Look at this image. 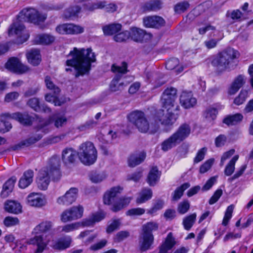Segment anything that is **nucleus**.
<instances>
[{
	"label": "nucleus",
	"instance_id": "3",
	"mask_svg": "<svg viewBox=\"0 0 253 253\" xmlns=\"http://www.w3.org/2000/svg\"><path fill=\"white\" fill-rule=\"evenodd\" d=\"M59 167L60 160L58 157L53 156L49 160L47 166L41 170L37 178V183L39 189H47L50 182V176L58 175Z\"/></svg>",
	"mask_w": 253,
	"mask_h": 253
},
{
	"label": "nucleus",
	"instance_id": "1",
	"mask_svg": "<svg viewBox=\"0 0 253 253\" xmlns=\"http://www.w3.org/2000/svg\"><path fill=\"white\" fill-rule=\"evenodd\" d=\"M69 55L72 58L67 60L66 65L75 68L77 71L76 77L88 73L91 63L96 60L95 54L90 48L85 49L75 47L70 52Z\"/></svg>",
	"mask_w": 253,
	"mask_h": 253
},
{
	"label": "nucleus",
	"instance_id": "64",
	"mask_svg": "<svg viewBox=\"0 0 253 253\" xmlns=\"http://www.w3.org/2000/svg\"><path fill=\"white\" fill-rule=\"evenodd\" d=\"M81 8L78 6L70 7L65 14V16L67 18L76 16L80 12Z\"/></svg>",
	"mask_w": 253,
	"mask_h": 253
},
{
	"label": "nucleus",
	"instance_id": "57",
	"mask_svg": "<svg viewBox=\"0 0 253 253\" xmlns=\"http://www.w3.org/2000/svg\"><path fill=\"white\" fill-rule=\"evenodd\" d=\"M248 96V92L245 90H242L239 95L235 98L234 103L237 105L242 104Z\"/></svg>",
	"mask_w": 253,
	"mask_h": 253
},
{
	"label": "nucleus",
	"instance_id": "52",
	"mask_svg": "<svg viewBox=\"0 0 253 253\" xmlns=\"http://www.w3.org/2000/svg\"><path fill=\"white\" fill-rule=\"evenodd\" d=\"M105 7L104 1H99L94 3H88L84 5V10L88 11H93L98 9H102Z\"/></svg>",
	"mask_w": 253,
	"mask_h": 253
},
{
	"label": "nucleus",
	"instance_id": "34",
	"mask_svg": "<svg viewBox=\"0 0 253 253\" xmlns=\"http://www.w3.org/2000/svg\"><path fill=\"white\" fill-rule=\"evenodd\" d=\"M152 197V191L149 188L142 189L139 193L136 199V203L137 204H141L145 203L151 199Z\"/></svg>",
	"mask_w": 253,
	"mask_h": 253
},
{
	"label": "nucleus",
	"instance_id": "31",
	"mask_svg": "<svg viewBox=\"0 0 253 253\" xmlns=\"http://www.w3.org/2000/svg\"><path fill=\"white\" fill-rule=\"evenodd\" d=\"M146 36H147V34L142 29L135 27L130 29V38L134 41L142 42Z\"/></svg>",
	"mask_w": 253,
	"mask_h": 253
},
{
	"label": "nucleus",
	"instance_id": "4",
	"mask_svg": "<svg viewBox=\"0 0 253 253\" xmlns=\"http://www.w3.org/2000/svg\"><path fill=\"white\" fill-rule=\"evenodd\" d=\"M238 52L231 48L217 54L212 60L211 65L217 72L220 73L230 68L233 60L237 57Z\"/></svg>",
	"mask_w": 253,
	"mask_h": 253
},
{
	"label": "nucleus",
	"instance_id": "33",
	"mask_svg": "<svg viewBox=\"0 0 253 253\" xmlns=\"http://www.w3.org/2000/svg\"><path fill=\"white\" fill-rule=\"evenodd\" d=\"M166 67L168 70H174L177 74L181 73L184 69V67L179 65V60L175 58L169 60L166 62Z\"/></svg>",
	"mask_w": 253,
	"mask_h": 253
},
{
	"label": "nucleus",
	"instance_id": "56",
	"mask_svg": "<svg viewBox=\"0 0 253 253\" xmlns=\"http://www.w3.org/2000/svg\"><path fill=\"white\" fill-rule=\"evenodd\" d=\"M16 180L17 178L15 176H12L8 179L3 186V192H6L7 193L11 192Z\"/></svg>",
	"mask_w": 253,
	"mask_h": 253
},
{
	"label": "nucleus",
	"instance_id": "46",
	"mask_svg": "<svg viewBox=\"0 0 253 253\" xmlns=\"http://www.w3.org/2000/svg\"><path fill=\"white\" fill-rule=\"evenodd\" d=\"M196 216V213H194L183 218L182 223L185 230H189L191 228L195 222Z\"/></svg>",
	"mask_w": 253,
	"mask_h": 253
},
{
	"label": "nucleus",
	"instance_id": "6",
	"mask_svg": "<svg viewBox=\"0 0 253 253\" xmlns=\"http://www.w3.org/2000/svg\"><path fill=\"white\" fill-rule=\"evenodd\" d=\"M78 156L83 164L90 166L96 162L97 158V151L92 142L86 141L79 146Z\"/></svg>",
	"mask_w": 253,
	"mask_h": 253
},
{
	"label": "nucleus",
	"instance_id": "40",
	"mask_svg": "<svg viewBox=\"0 0 253 253\" xmlns=\"http://www.w3.org/2000/svg\"><path fill=\"white\" fill-rule=\"evenodd\" d=\"M96 234H91V231L86 230L82 232L78 236V238L82 239L83 242L85 245H88L92 243L94 239L97 237Z\"/></svg>",
	"mask_w": 253,
	"mask_h": 253
},
{
	"label": "nucleus",
	"instance_id": "23",
	"mask_svg": "<svg viewBox=\"0 0 253 253\" xmlns=\"http://www.w3.org/2000/svg\"><path fill=\"white\" fill-rule=\"evenodd\" d=\"M72 242L70 236H66L53 241L50 246L54 250L63 251L69 248Z\"/></svg>",
	"mask_w": 253,
	"mask_h": 253
},
{
	"label": "nucleus",
	"instance_id": "44",
	"mask_svg": "<svg viewBox=\"0 0 253 253\" xmlns=\"http://www.w3.org/2000/svg\"><path fill=\"white\" fill-rule=\"evenodd\" d=\"M159 224L154 221H150L144 224L142 227V233L147 234H153L152 232L158 230Z\"/></svg>",
	"mask_w": 253,
	"mask_h": 253
},
{
	"label": "nucleus",
	"instance_id": "10",
	"mask_svg": "<svg viewBox=\"0 0 253 253\" xmlns=\"http://www.w3.org/2000/svg\"><path fill=\"white\" fill-rule=\"evenodd\" d=\"M52 240V236L51 235H36L30 238L27 244L36 246L35 253H42L47 249V245Z\"/></svg>",
	"mask_w": 253,
	"mask_h": 253
},
{
	"label": "nucleus",
	"instance_id": "54",
	"mask_svg": "<svg viewBox=\"0 0 253 253\" xmlns=\"http://www.w3.org/2000/svg\"><path fill=\"white\" fill-rule=\"evenodd\" d=\"M59 94H51V93H47L45 95V99L46 101L54 104L55 106H60L64 103L58 99L57 96Z\"/></svg>",
	"mask_w": 253,
	"mask_h": 253
},
{
	"label": "nucleus",
	"instance_id": "59",
	"mask_svg": "<svg viewBox=\"0 0 253 253\" xmlns=\"http://www.w3.org/2000/svg\"><path fill=\"white\" fill-rule=\"evenodd\" d=\"M145 212V210L141 208H132L126 212V215L130 216H140Z\"/></svg>",
	"mask_w": 253,
	"mask_h": 253
},
{
	"label": "nucleus",
	"instance_id": "49",
	"mask_svg": "<svg viewBox=\"0 0 253 253\" xmlns=\"http://www.w3.org/2000/svg\"><path fill=\"white\" fill-rule=\"evenodd\" d=\"M42 137V136L40 134H37L36 136H33L26 140L20 142L17 144V147L19 148L28 147L39 141Z\"/></svg>",
	"mask_w": 253,
	"mask_h": 253
},
{
	"label": "nucleus",
	"instance_id": "19",
	"mask_svg": "<svg viewBox=\"0 0 253 253\" xmlns=\"http://www.w3.org/2000/svg\"><path fill=\"white\" fill-rule=\"evenodd\" d=\"M39 121L41 123L40 125L41 127L50 124L52 121L54 122V126L56 127H59L66 123L67 119L64 115L54 114L47 121H45L40 119Z\"/></svg>",
	"mask_w": 253,
	"mask_h": 253
},
{
	"label": "nucleus",
	"instance_id": "37",
	"mask_svg": "<svg viewBox=\"0 0 253 253\" xmlns=\"http://www.w3.org/2000/svg\"><path fill=\"white\" fill-rule=\"evenodd\" d=\"M5 209L9 212L18 214L21 212L22 207L19 203L16 202L10 201L5 203Z\"/></svg>",
	"mask_w": 253,
	"mask_h": 253
},
{
	"label": "nucleus",
	"instance_id": "50",
	"mask_svg": "<svg viewBox=\"0 0 253 253\" xmlns=\"http://www.w3.org/2000/svg\"><path fill=\"white\" fill-rule=\"evenodd\" d=\"M164 206V202L163 200H156L154 201L152 207L148 211L147 213L154 215L158 211L162 209Z\"/></svg>",
	"mask_w": 253,
	"mask_h": 253
},
{
	"label": "nucleus",
	"instance_id": "7",
	"mask_svg": "<svg viewBox=\"0 0 253 253\" xmlns=\"http://www.w3.org/2000/svg\"><path fill=\"white\" fill-rule=\"evenodd\" d=\"M176 110L162 106V108L157 111L153 118L155 125L159 124L166 126L172 125L178 118V115L173 112Z\"/></svg>",
	"mask_w": 253,
	"mask_h": 253
},
{
	"label": "nucleus",
	"instance_id": "53",
	"mask_svg": "<svg viewBox=\"0 0 253 253\" xmlns=\"http://www.w3.org/2000/svg\"><path fill=\"white\" fill-rule=\"evenodd\" d=\"M44 82L46 87L48 89L52 90L53 93H55V94L59 93L60 89L58 86L55 85L50 77L48 76H46L44 79Z\"/></svg>",
	"mask_w": 253,
	"mask_h": 253
},
{
	"label": "nucleus",
	"instance_id": "27",
	"mask_svg": "<svg viewBox=\"0 0 253 253\" xmlns=\"http://www.w3.org/2000/svg\"><path fill=\"white\" fill-rule=\"evenodd\" d=\"M212 36L217 38H210L204 42L205 46L208 49L215 47L218 42L224 38L223 34L219 31H215Z\"/></svg>",
	"mask_w": 253,
	"mask_h": 253
},
{
	"label": "nucleus",
	"instance_id": "15",
	"mask_svg": "<svg viewBox=\"0 0 253 253\" xmlns=\"http://www.w3.org/2000/svg\"><path fill=\"white\" fill-rule=\"evenodd\" d=\"M5 67L9 71L17 74H24L30 70L28 66L22 64L19 60L15 57L10 58L5 63Z\"/></svg>",
	"mask_w": 253,
	"mask_h": 253
},
{
	"label": "nucleus",
	"instance_id": "14",
	"mask_svg": "<svg viewBox=\"0 0 253 253\" xmlns=\"http://www.w3.org/2000/svg\"><path fill=\"white\" fill-rule=\"evenodd\" d=\"M56 31L62 35H77L83 33L84 28L78 25L67 23L57 26Z\"/></svg>",
	"mask_w": 253,
	"mask_h": 253
},
{
	"label": "nucleus",
	"instance_id": "63",
	"mask_svg": "<svg viewBox=\"0 0 253 253\" xmlns=\"http://www.w3.org/2000/svg\"><path fill=\"white\" fill-rule=\"evenodd\" d=\"M207 151V148L206 147H203L199 150L194 159V163L197 164L202 161L204 159Z\"/></svg>",
	"mask_w": 253,
	"mask_h": 253
},
{
	"label": "nucleus",
	"instance_id": "21",
	"mask_svg": "<svg viewBox=\"0 0 253 253\" xmlns=\"http://www.w3.org/2000/svg\"><path fill=\"white\" fill-rule=\"evenodd\" d=\"M143 23L146 27L159 28L165 25V21L158 16H147L143 18Z\"/></svg>",
	"mask_w": 253,
	"mask_h": 253
},
{
	"label": "nucleus",
	"instance_id": "43",
	"mask_svg": "<svg viewBox=\"0 0 253 253\" xmlns=\"http://www.w3.org/2000/svg\"><path fill=\"white\" fill-rule=\"evenodd\" d=\"M243 118L242 114L237 113L226 117L223 120V123L228 126L234 125L241 122Z\"/></svg>",
	"mask_w": 253,
	"mask_h": 253
},
{
	"label": "nucleus",
	"instance_id": "2",
	"mask_svg": "<svg viewBox=\"0 0 253 253\" xmlns=\"http://www.w3.org/2000/svg\"><path fill=\"white\" fill-rule=\"evenodd\" d=\"M122 190V187L117 186L107 190L104 194V204L112 206L111 209L114 212L121 210L127 206L131 200L130 197H119Z\"/></svg>",
	"mask_w": 253,
	"mask_h": 253
},
{
	"label": "nucleus",
	"instance_id": "16",
	"mask_svg": "<svg viewBox=\"0 0 253 253\" xmlns=\"http://www.w3.org/2000/svg\"><path fill=\"white\" fill-rule=\"evenodd\" d=\"M78 189L76 188H71L64 195L59 197L57 199V203L59 205L68 206L74 203L77 197Z\"/></svg>",
	"mask_w": 253,
	"mask_h": 253
},
{
	"label": "nucleus",
	"instance_id": "9",
	"mask_svg": "<svg viewBox=\"0 0 253 253\" xmlns=\"http://www.w3.org/2000/svg\"><path fill=\"white\" fill-rule=\"evenodd\" d=\"M130 122L134 124L141 132H146L150 127L144 113L140 111H134L127 116Z\"/></svg>",
	"mask_w": 253,
	"mask_h": 253
},
{
	"label": "nucleus",
	"instance_id": "12",
	"mask_svg": "<svg viewBox=\"0 0 253 253\" xmlns=\"http://www.w3.org/2000/svg\"><path fill=\"white\" fill-rule=\"evenodd\" d=\"M177 90L173 87H168L166 89L161 97L163 106L178 109L175 101L177 98Z\"/></svg>",
	"mask_w": 253,
	"mask_h": 253
},
{
	"label": "nucleus",
	"instance_id": "47",
	"mask_svg": "<svg viewBox=\"0 0 253 253\" xmlns=\"http://www.w3.org/2000/svg\"><path fill=\"white\" fill-rule=\"evenodd\" d=\"M119 80L120 77L117 76L112 81L110 85V88L112 91L116 92L124 89L125 84L124 83L120 82Z\"/></svg>",
	"mask_w": 253,
	"mask_h": 253
},
{
	"label": "nucleus",
	"instance_id": "28",
	"mask_svg": "<svg viewBox=\"0 0 253 253\" xmlns=\"http://www.w3.org/2000/svg\"><path fill=\"white\" fill-rule=\"evenodd\" d=\"M246 80L244 76L239 75L236 77L228 89V93L230 95L235 94L244 84Z\"/></svg>",
	"mask_w": 253,
	"mask_h": 253
},
{
	"label": "nucleus",
	"instance_id": "13",
	"mask_svg": "<svg viewBox=\"0 0 253 253\" xmlns=\"http://www.w3.org/2000/svg\"><path fill=\"white\" fill-rule=\"evenodd\" d=\"M9 35H16L17 36V42L22 43L26 42L29 37L27 31L23 25L15 23L13 24L8 30Z\"/></svg>",
	"mask_w": 253,
	"mask_h": 253
},
{
	"label": "nucleus",
	"instance_id": "17",
	"mask_svg": "<svg viewBox=\"0 0 253 253\" xmlns=\"http://www.w3.org/2000/svg\"><path fill=\"white\" fill-rule=\"evenodd\" d=\"M28 204L32 207L40 208L46 204V200L43 195L39 193H32L27 198Z\"/></svg>",
	"mask_w": 253,
	"mask_h": 253
},
{
	"label": "nucleus",
	"instance_id": "29",
	"mask_svg": "<svg viewBox=\"0 0 253 253\" xmlns=\"http://www.w3.org/2000/svg\"><path fill=\"white\" fill-rule=\"evenodd\" d=\"M28 62L34 66L39 65L41 61L40 51L38 49H32L26 54Z\"/></svg>",
	"mask_w": 253,
	"mask_h": 253
},
{
	"label": "nucleus",
	"instance_id": "39",
	"mask_svg": "<svg viewBox=\"0 0 253 253\" xmlns=\"http://www.w3.org/2000/svg\"><path fill=\"white\" fill-rule=\"evenodd\" d=\"M55 38L48 34L38 35L35 39V42L38 44H49L54 42Z\"/></svg>",
	"mask_w": 253,
	"mask_h": 253
},
{
	"label": "nucleus",
	"instance_id": "20",
	"mask_svg": "<svg viewBox=\"0 0 253 253\" xmlns=\"http://www.w3.org/2000/svg\"><path fill=\"white\" fill-rule=\"evenodd\" d=\"M154 242V237L153 234L142 233L139 239V248L141 252H145L151 249Z\"/></svg>",
	"mask_w": 253,
	"mask_h": 253
},
{
	"label": "nucleus",
	"instance_id": "51",
	"mask_svg": "<svg viewBox=\"0 0 253 253\" xmlns=\"http://www.w3.org/2000/svg\"><path fill=\"white\" fill-rule=\"evenodd\" d=\"M190 187L188 183H185L178 187L173 192L172 195V200L177 201L183 195V192Z\"/></svg>",
	"mask_w": 253,
	"mask_h": 253
},
{
	"label": "nucleus",
	"instance_id": "55",
	"mask_svg": "<svg viewBox=\"0 0 253 253\" xmlns=\"http://www.w3.org/2000/svg\"><path fill=\"white\" fill-rule=\"evenodd\" d=\"M234 209L233 205H231L227 208L222 222L223 225L226 226L228 224L229 220L232 218Z\"/></svg>",
	"mask_w": 253,
	"mask_h": 253
},
{
	"label": "nucleus",
	"instance_id": "11",
	"mask_svg": "<svg viewBox=\"0 0 253 253\" xmlns=\"http://www.w3.org/2000/svg\"><path fill=\"white\" fill-rule=\"evenodd\" d=\"M84 211V209L82 205L73 206L62 212L61 220L63 222L77 220L83 217Z\"/></svg>",
	"mask_w": 253,
	"mask_h": 253
},
{
	"label": "nucleus",
	"instance_id": "30",
	"mask_svg": "<svg viewBox=\"0 0 253 253\" xmlns=\"http://www.w3.org/2000/svg\"><path fill=\"white\" fill-rule=\"evenodd\" d=\"M105 214L103 212H97L93 214L90 217L84 219L82 222V224L84 226H92L95 222H99L104 219Z\"/></svg>",
	"mask_w": 253,
	"mask_h": 253
},
{
	"label": "nucleus",
	"instance_id": "18",
	"mask_svg": "<svg viewBox=\"0 0 253 253\" xmlns=\"http://www.w3.org/2000/svg\"><path fill=\"white\" fill-rule=\"evenodd\" d=\"M180 103L185 109L193 107L197 103L196 99L193 96L190 91H183L180 96Z\"/></svg>",
	"mask_w": 253,
	"mask_h": 253
},
{
	"label": "nucleus",
	"instance_id": "35",
	"mask_svg": "<svg viewBox=\"0 0 253 253\" xmlns=\"http://www.w3.org/2000/svg\"><path fill=\"white\" fill-rule=\"evenodd\" d=\"M162 2L160 0H151L145 3L142 6L144 11H156L162 7Z\"/></svg>",
	"mask_w": 253,
	"mask_h": 253
},
{
	"label": "nucleus",
	"instance_id": "26",
	"mask_svg": "<svg viewBox=\"0 0 253 253\" xmlns=\"http://www.w3.org/2000/svg\"><path fill=\"white\" fill-rule=\"evenodd\" d=\"M78 152L72 148H66L62 151V159L65 164L74 163L76 160Z\"/></svg>",
	"mask_w": 253,
	"mask_h": 253
},
{
	"label": "nucleus",
	"instance_id": "22",
	"mask_svg": "<svg viewBox=\"0 0 253 253\" xmlns=\"http://www.w3.org/2000/svg\"><path fill=\"white\" fill-rule=\"evenodd\" d=\"M1 117H4L16 120L21 124L25 125H29L32 123L31 117L27 114H22L18 112L12 114L5 113L2 114Z\"/></svg>",
	"mask_w": 253,
	"mask_h": 253
},
{
	"label": "nucleus",
	"instance_id": "42",
	"mask_svg": "<svg viewBox=\"0 0 253 253\" xmlns=\"http://www.w3.org/2000/svg\"><path fill=\"white\" fill-rule=\"evenodd\" d=\"M239 159L238 155H235L226 166L224 169V174L226 176H230L235 169V164Z\"/></svg>",
	"mask_w": 253,
	"mask_h": 253
},
{
	"label": "nucleus",
	"instance_id": "45",
	"mask_svg": "<svg viewBox=\"0 0 253 253\" xmlns=\"http://www.w3.org/2000/svg\"><path fill=\"white\" fill-rule=\"evenodd\" d=\"M89 177L92 182L97 183L105 180L107 177V174L104 171L100 172H92L90 174Z\"/></svg>",
	"mask_w": 253,
	"mask_h": 253
},
{
	"label": "nucleus",
	"instance_id": "8",
	"mask_svg": "<svg viewBox=\"0 0 253 253\" xmlns=\"http://www.w3.org/2000/svg\"><path fill=\"white\" fill-rule=\"evenodd\" d=\"M46 18L45 14L40 13L33 8H26L22 9L18 15L20 21H29L35 24L43 22Z\"/></svg>",
	"mask_w": 253,
	"mask_h": 253
},
{
	"label": "nucleus",
	"instance_id": "60",
	"mask_svg": "<svg viewBox=\"0 0 253 253\" xmlns=\"http://www.w3.org/2000/svg\"><path fill=\"white\" fill-rule=\"evenodd\" d=\"M130 38V32L126 31L116 35L114 37V40L117 42H123L126 41Z\"/></svg>",
	"mask_w": 253,
	"mask_h": 253
},
{
	"label": "nucleus",
	"instance_id": "24",
	"mask_svg": "<svg viewBox=\"0 0 253 253\" xmlns=\"http://www.w3.org/2000/svg\"><path fill=\"white\" fill-rule=\"evenodd\" d=\"M175 244L174 238L172 234L170 232L168 234L165 241L159 247L158 253H168V251L170 250Z\"/></svg>",
	"mask_w": 253,
	"mask_h": 253
},
{
	"label": "nucleus",
	"instance_id": "58",
	"mask_svg": "<svg viewBox=\"0 0 253 253\" xmlns=\"http://www.w3.org/2000/svg\"><path fill=\"white\" fill-rule=\"evenodd\" d=\"M214 162L213 158H211L207 160L200 168L199 172L201 173H204L207 172L211 167Z\"/></svg>",
	"mask_w": 253,
	"mask_h": 253
},
{
	"label": "nucleus",
	"instance_id": "61",
	"mask_svg": "<svg viewBox=\"0 0 253 253\" xmlns=\"http://www.w3.org/2000/svg\"><path fill=\"white\" fill-rule=\"evenodd\" d=\"M189 208V202L188 201H183L178 204L177 211L179 213L183 214L188 211Z\"/></svg>",
	"mask_w": 253,
	"mask_h": 253
},
{
	"label": "nucleus",
	"instance_id": "25",
	"mask_svg": "<svg viewBox=\"0 0 253 253\" xmlns=\"http://www.w3.org/2000/svg\"><path fill=\"white\" fill-rule=\"evenodd\" d=\"M34 171L32 170L26 171L20 178L18 185L21 189H25L28 187L33 182Z\"/></svg>",
	"mask_w": 253,
	"mask_h": 253
},
{
	"label": "nucleus",
	"instance_id": "41",
	"mask_svg": "<svg viewBox=\"0 0 253 253\" xmlns=\"http://www.w3.org/2000/svg\"><path fill=\"white\" fill-rule=\"evenodd\" d=\"M122 25L120 24H112L103 27V31L106 35L114 34L121 30Z\"/></svg>",
	"mask_w": 253,
	"mask_h": 253
},
{
	"label": "nucleus",
	"instance_id": "32",
	"mask_svg": "<svg viewBox=\"0 0 253 253\" xmlns=\"http://www.w3.org/2000/svg\"><path fill=\"white\" fill-rule=\"evenodd\" d=\"M146 158V154L144 152L131 155L128 160L130 167H134L142 163Z\"/></svg>",
	"mask_w": 253,
	"mask_h": 253
},
{
	"label": "nucleus",
	"instance_id": "62",
	"mask_svg": "<svg viewBox=\"0 0 253 253\" xmlns=\"http://www.w3.org/2000/svg\"><path fill=\"white\" fill-rule=\"evenodd\" d=\"M111 70L114 73L125 74L127 72V64L124 62L121 66L113 65Z\"/></svg>",
	"mask_w": 253,
	"mask_h": 253
},
{
	"label": "nucleus",
	"instance_id": "38",
	"mask_svg": "<svg viewBox=\"0 0 253 253\" xmlns=\"http://www.w3.org/2000/svg\"><path fill=\"white\" fill-rule=\"evenodd\" d=\"M52 224L50 221H44L37 225L33 230V233L36 234L44 233L49 231Z\"/></svg>",
	"mask_w": 253,
	"mask_h": 253
},
{
	"label": "nucleus",
	"instance_id": "48",
	"mask_svg": "<svg viewBox=\"0 0 253 253\" xmlns=\"http://www.w3.org/2000/svg\"><path fill=\"white\" fill-rule=\"evenodd\" d=\"M217 114V107L210 106L205 111L204 113V116L208 121L211 122L216 118Z\"/></svg>",
	"mask_w": 253,
	"mask_h": 253
},
{
	"label": "nucleus",
	"instance_id": "36",
	"mask_svg": "<svg viewBox=\"0 0 253 253\" xmlns=\"http://www.w3.org/2000/svg\"><path fill=\"white\" fill-rule=\"evenodd\" d=\"M160 175L161 173L156 167L152 168L148 174L147 182L150 186L155 185L159 181Z\"/></svg>",
	"mask_w": 253,
	"mask_h": 253
},
{
	"label": "nucleus",
	"instance_id": "5",
	"mask_svg": "<svg viewBox=\"0 0 253 253\" xmlns=\"http://www.w3.org/2000/svg\"><path fill=\"white\" fill-rule=\"evenodd\" d=\"M190 133V126L187 124H182L170 136L162 142L161 144L162 150L166 152L175 147L187 138Z\"/></svg>",
	"mask_w": 253,
	"mask_h": 253
}]
</instances>
